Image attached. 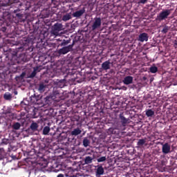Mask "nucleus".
<instances>
[{
	"instance_id": "1",
	"label": "nucleus",
	"mask_w": 177,
	"mask_h": 177,
	"mask_svg": "<svg viewBox=\"0 0 177 177\" xmlns=\"http://www.w3.org/2000/svg\"><path fill=\"white\" fill-rule=\"evenodd\" d=\"M171 9H166L161 11L158 15H157V21H162L168 19V17L171 15Z\"/></svg>"
},
{
	"instance_id": "2",
	"label": "nucleus",
	"mask_w": 177,
	"mask_h": 177,
	"mask_svg": "<svg viewBox=\"0 0 177 177\" xmlns=\"http://www.w3.org/2000/svg\"><path fill=\"white\" fill-rule=\"evenodd\" d=\"M75 44V41H73V43L72 44H69L68 46L62 47L59 50H58V54L59 55H66L70 51L72 50V48H73L74 45Z\"/></svg>"
},
{
	"instance_id": "3",
	"label": "nucleus",
	"mask_w": 177,
	"mask_h": 177,
	"mask_svg": "<svg viewBox=\"0 0 177 177\" xmlns=\"http://www.w3.org/2000/svg\"><path fill=\"white\" fill-rule=\"evenodd\" d=\"M100 26H102V19L100 17L94 18V22L92 24V30L94 31L97 28H100Z\"/></svg>"
},
{
	"instance_id": "4",
	"label": "nucleus",
	"mask_w": 177,
	"mask_h": 177,
	"mask_svg": "<svg viewBox=\"0 0 177 177\" xmlns=\"http://www.w3.org/2000/svg\"><path fill=\"white\" fill-rule=\"evenodd\" d=\"M161 146H162L161 150L163 154H169L171 153V145L168 142L166 143H160Z\"/></svg>"
},
{
	"instance_id": "5",
	"label": "nucleus",
	"mask_w": 177,
	"mask_h": 177,
	"mask_svg": "<svg viewBox=\"0 0 177 177\" xmlns=\"http://www.w3.org/2000/svg\"><path fill=\"white\" fill-rule=\"evenodd\" d=\"M119 120H120L122 127H126L127 124L130 123V119L124 118L122 113L119 114Z\"/></svg>"
},
{
	"instance_id": "6",
	"label": "nucleus",
	"mask_w": 177,
	"mask_h": 177,
	"mask_svg": "<svg viewBox=\"0 0 177 177\" xmlns=\"http://www.w3.org/2000/svg\"><path fill=\"white\" fill-rule=\"evenodd\" d=\"M149 39V35L146 32H142L141 34H139L138 36V41L140 42H145L148 41Z\"/></svg>"
},
{
	"instance_id": "7",
	"label": "nucleus",
	"mask_w": 177,
	"mask_h": 177,
	"mask_svg": "<svg viewBox=\"0 0 177 177\" xmlns=\"http://www.w3.org/2000/svg\"><path fill=\"white\" fill-rule=\"evenodd\" d=\"M63 30V25L62 24L56 23L53 26L54 34H57L59 31Z\"/></svg>"
},
{
	"instance_id": "8",
	"label": "nucleus",
	"mask_w": 177,
	"mask_h": 177,
	"mask_svg": "<svg viewBox=\"0 0 177 177\" xmlns=\"http://www.w3.org/2000/svg\"><path fill=\"white\" fill-rule=\"evenodd\" d=\"M122 83L126 85L133 84V77L130 75L124 77V80H122Z\"/></svg>"
},
{
	"instance_id": "9",
	"label": "nucleus",
	"mask_w": 177,
	"mask_h": 177,
	"mask_svg": "<svg viewBox=\"0 0 177 177\" xmlns=\"http://www.w3.org/2000/svg\"><path fill=\"white\" fill-rule=\"evenodd\" d=\"M3 115H6V117H9L8 120H11L14 117V114L11 112V109L10 107L7 108V109L3 110Z\"/></svg>"
},
{
	"instance_id": "10",
	"label": "nucleus",
	"mask_w": 177,
	"mask_h": 177,
	"mask_svg": "<svg viewBox=\"0 0 177 177\" xmlns=\"http://www.w3.org/2000/svg\"><path fill=\"white\" fill-rule=\"evenodd\" d=\"M84 13H85V8H82V10H80L76 11L75 12H73L72 15L73 16V17L79 18L82 17V15H83Z\"/></svg>"
},
{
	"instance_id": "11",
	"label": "nucleus",
	"mask_w": 177,
	"mask_h": 177,
	"mask_svg": "<svg viewBox=\"0 0 177 177\" xmlns=\"http://www.w3.org/2000/svg\"><path fill=\"white\" fill-rule=\"evenodd\" d=\"M111 62H110V60L106 61L102 64V68L104 71H108L111 68Z\"/></svg>"
},
{
	"instance_id": "12",
	"label": "nucleus",
	"mask_w": 177,
	"mask_h": 177,
	"mask_svg": "<svg viewBox=\"0 0 177 177\" xmlns=\"http://www.w3.org/2000/svg\"><path fill=\"white\" fill-rule=\"evenodd\" d=\"M61 97L59 91H53V94H52L51 98L55 102L59 101V97Z\"/></svg>"
},
{
	"instance_id": "13",
	"label": "nucleus",
	"mask_w": 177,
	"mask_h": 177,
	"mask_svg": "<svg viewBox=\"0 0 177 177\" xmlns=\"http://www.w3.org/2000/svg\"><path fill=\"white\" fill-rule=\"evenodd\" d=\"M39 128V124H37V122H32L30 125L29 130H31V131L35 132L37 131V129Z\"/></svg>"
},
{
	"instance_id": "14",
	"label": "nucleus",
	"mask_w": 177,
	"mask_h": 177,
	"mask_svg": "<svg viewBox=\"0 0 177 177\" xmlns=\"http://www.w3.org/2000/svg\"><path fill=\"white\" fill-rule=\"evenodd\" d=\"M82 133V130L80 128L74 129L73 131H71V135L73 136H77Z\"/></svg>"
},
{
	"instance_id": "15",
	"label": "nucleus",
	"mask_w": 177,
	"mask_h": 177,
	"mask_svg": "<svg viewBox=\"0 0 177 177\" xmlns=\"http://www.w3.org/2000/svg\"><path fill=\"white\" fill-rule=\"evenodd\" d=\"M72 19L71 14L66 13L65 15L62 16V21L66 22Z\"/></svg>"
},
{
	"instance_id": "16",
	"label": "nucleus",
	"mask_w": 177,
	"mask_h": 177,
	"mask_svg": "<svg viewBox=\"0 0 177 177\" xmlns=\"http://www.w3.org/2000/svg\"><path fill=\"white\" fill-rule=\"evenodd\" d=\"M39 67H34L33 71H32L31 74H30L29 78H34L35 75H37V73L39 72Z\"/></svg>"
},
{
	"instance_id": "17",
	"label": "nucleus",
	"mask_w": 177,
	"mask_h": 177,
	"mask_svg": "<svg viewBox=\"0 0 177 177\" xmlns=\"http://www.w3.org/2000/svg\"><path fill=\"white\" fill-rule=\"evenodd\" d=\"M93 160V158L91 156H86V158H84V163H86V165L91 164Z\"/></svg>"
},
{
	"instance_id": "18",
	"label": "nucleus",
	"mask_w": 177,
	"mask_h": 177,
	"mask_svg": "<svg viewBox=\"0 0 177 177\" xmlns=\"http://www.w3.org/2000/svg\"><path fill=\"white\" fill-rule=\"evenodd\" d=\"M154 114L155 113L152 109H149V110H147V111H145V115H147V117L148 118L153 117Z\"/></svg>"
},
{
	"instance_id": "19",
	"label": "nucleus",
	"mask_w": 177,
	"mask_h": 177,
	"mask_svg": "<svg viewBox=\"0 0 177 177\" xmlns=\"http://www.w3.org/2000/svg\"><path fill=\"white\" fill-rule=\"evenodd\" d=\"M89 145H90L89 139H88V138H84V140H82V145L84 147H88V146H89Z\"/></svg>"
},
{
	"instance_id": "20",
	"label": "nucleus",
	"mask_w": 177,
	"mask_h": 177,
	"mask_svg": "<svg viewBox=\"0 0 177 177\" xmlns=\"http://www.w3.org/2000/svg\"><path fill=\"white\" fill-rule=\"evenodd\" d=\"M45 89H46V84H44V83H40L39 85V93L45 92Z\"/></svg>"
},
{
	"instance_id": "21",
	"label": "nucleus",
	"mask_w": 177,
	"mask_h": 177,
	"mask_svg": "<svg viewBox=\"0 0 177 177\" xmlns=\"http://www.w3.org/2000/svg\"><path fill=\"white\" fill-rule=\"evenodd\" d=\"M104 168H102V166L97 167V169L96 170V174L98 176L104 174Z\"/></svg>"
},
{
	"instance_id": "22",
	"label": "nucleus",
	"mask_w": 177,
	"mask_h": 177,
	"mask_svg": "<svg viewBox=\"0 0 177 177\" xmlns=\"http://www.w3.org/2000/svg\"><path fill=\"white\" fill-rule=\"evenodd\" d=\"M25 76H26V73L23 72L21 73V75L15 77V80L17 81H21L22 80L24 79Z\"/></svg>"
},
{
	"instance_id": "23",
	"label": "nucleus",
	"mask_w": 177,
	"mask_h": 177,
	"mask_svg": "<svg viewBox=\"0 0 177 177\" xmlns=\"http://www.w3.org/2000/svg\"><path fill=\"white\" fill-rule=\"evenodd\" d=\"M50 132V127L46 126L43 129V135H48Z\"/></svg>"
},
{
	"instance_id": "24",
	"label": "nucleus",
	"mask_w": 177,
	"mask_h": 177,
	"mask_svg": "<svg viewBox=\"0 0 177 177\" xmlns=\"http://www.w3.org/2000/svg\"><path fill=\"white\" fill-rule=\"evenodd\" d=\"M71 41V39H67V40H62V43H60V46H66L68 44H70V42Z\"/></svg>"
},
{
	"instance_id": "25",
	"label": "nucleus",
	"mask_w": 177,
	"mask_h": 177,
	"mask_svg": "<svg viewBox=\"0 0 177 177\" xmlns=\"http://www.w3.org/2000/svg\"><path fill=\"white\" fill-rule=\"evenodd\" d=\"M146 143V140L145 139H139L138 142H137V146L142 147Z\"/></svg>"
},
{
	"instance_id": "26",
	"label": "nucleus",
	"mask_w": 177,
	"mask_h": 177,
	"mask_svg": "<svg viewBox=\"0 0 177 177\" xmlns=\"http://www.w3.org/2000/svg\"><path fill=\"white\" fill-rule=\"evenodd\" d=\"M158 71V68L155 66H151V68H149V72H151V73L152 74L157 73Z\"/></svg>"
},
{
	"instance_id": "27",
	"label": "nucleus",
	"mask_w": 177,
	"mask_h": 177,
	"mask_svg": "<svg viewBox=\"0 0 177 177\" xmlns=\"http://www.w3.org/2000/svg\"><path fill=\"white\" fill-rule=\"evenodd\" d=\"M12 98V96L10 93H6L5 95H3V99H5V100H11Z\"/></svg>"
},
{
	"instance_id": "28",
	"label": "nucleus",
	"mask_w": 177,
	"mask_h": 177,
	"mask_svg": "<svg viewBox=\"0 0 177 177\" xmlns=\"http://www.w3.org/2000/svg\"><path fill=\"white\" fill-rule=\"evenodd\" d=\"M21 127V124L19 122H15V124L12 125V129L15 130H19Z\"/></svg>"
},
{
	"instance_id": "29",
	"label": "nucleus",
	"mask_w": 177,
	"mask_h": 177,
	"mask_svg": "<svg viewBox=\"0 0 177 177\" xmlns=\"http://www.w3.org/2000/svg\"><path fill=\"white\" fill-rule=\"evenodd\" d=\"M169 30V26H165V27H163V29H162V30H161V32H162L163 34H167V32H168Z\"/></svg>"
},
{
	"instance_id": "30",
	"label": "nucleus",
	"mask_w": 177,
	"mask_h": 177,
	"mask_svg": "<svg viewBox=\"0 0 177 177\" xmlns=\"http://www.w3.org/2000/svg\"><path fill=\"white\" fill-rule=\"evenodd\" d=\"M106 156H102V157L97 158V162H102L106 161Z\"/></svg>"
},
{
	"instance_id": "31",
	"label": "nucleus",
	"mask_w": 177,
	"mask_h": 177,
	"mask_svg": "<svg viewBox=\"0 0 177 177\" xmlns=\"http://www.w3.org/2000/svg\"><path fill=\"white\" fill-rule=\"evenodd\" d=\"M9 143V140L6 138H3L1 141L2 145H8Z\"/></svg>"
},
{
	"instance_id": "32",
	"label": "nucleus",
	"mask_w": 177,
	"mask_h": 177,
	"mask_svg": "<svg viewBox=\"0 0 177 177\" xmlns=\"http://www.w3.org/2000/svg\"><path fill=\"white\" fill-rule=\"evenodd\" d=\"M4 158L3 151L2 149H0V160Z\"/></svg>"
},
{
	"instance_id": "33",
	"label": "nucleus",
	"mask_w": 177,
	"mask_h": 177,
	"mask_svg": "<svg viewBox=\"0 0 177 177\" xmlns=\"http://www.w3.org/2000/svg\"><path fill=\"white\" fill-rule=\"evenodd\" d=\"M148 0H138V4H142L145 5L147 3Z\"/></svg>"
},
{
	"instance_id": "34",
	"label": "nucleus",
	"mask_w": 177,
	"mask_h": 177,
	"mask_svg": "<svg viewBox=\"0 0 177 177\" xmlns=\"http://www.w3.org/2000/svg\"><path fill=\"white\" fill-rule=\"evenodd\" d=\"M17 53H19V51H23V47H17L16 49Z\"/></svg>"
},
{
	"instance_id": "35",
	"label": "nucleus",
	"mask_w": 177,
	"mask_h": 177,
	"mask_svg": "<svg viewBox=\"0 0 177 177\" xmlns=\"http://www.w3.org/2000/svg\"><path fill=\"white\" fill-rule=\"evenodd\" d=\"M122 90L127 91V88L125 86H122Z\"/></svg>"
},
{
	"instance_id": "36",
	"label": "nucleus",
	"mask_w": 177,
	"mask_h": 177,
	"mask_svg": "<svg viewBox=\"0 0 177 177\" xmlns=\"http://www.w3.org/2000/svg\"><path fill=\"white\" fill-rule=\"evenodd\" d=\"M57 177H64V176L62 174H58Z\"/></svg>"
},
{
	"instance_id": "37",
	"label": "nucleus",
	"mask_w": 177,
	"mask_h": 177,
	"mask_svg": "<svg viewBox=\"0 0 177 177\" xmlns=\"http://www.w3.org/2000/svg\"><path fill=\"white\" fill-rule=\"evenodd\" d=\"M17 17H21V14H19V13H17Z\"/></svg>"
},
{
	"instance_id": "38",
	"label": "nucleus",
	"mask_w": 177,
	"mask_h": 177,
	"mask_svg": "<svg viewBox=\"0 0 177 177\" xmlns=\"http://www.w3.org/2000/svg\"><path fill=\"white\" fill-rule=\"evenodd\" d=\"M33 97V99H35L36 101H37V97H35V95H34V97Z\"/></svg>"
},
{
	"instance_id": "39",
	"label": "nucleus",
	"mask_w": 177,
	"mask_h": 177,
	"mask_svg": "<svg viewBox=\"0 0 177 177\" xmlns=\"http://www.w3.org/2000/svg\"><path fill=\"white\" fill-rule=\"evenodd\" d=\"M174 45L175 46H177V41H175Z\"/></svg>"
},
{
	"instance_id": "40",
	"label": "nucleus",
	"mask_w": 177,
	"mask_h": 177,
	"mask_svg": "<svg viewBox=\"0 0 177 177\" xmlns=\"http://www.w3.org/2000/svg\"><path fill=\"white\" fill-rule=\"evenodd\" d=\"M3 19H6V18H5V16H4V15H3Z\"/></svg>"
},
{
	"instance_id": "41",
	"label": "nucleus",
	"mask_w": 177,
	"mask_h": 177,
	"mask_svg": "<svg viewBox=\"0 0 177 177\" xmlns=\"http://www.w3.org/2000/svg\"><path fill=\"white\" fill-rule=\"evenodd\" d=\"M13 1H15V2H16V1H17V0H13Z\"/></svg>"
},
{
	"instance_id": "42",
	"label": "nucleus",
	"mask_w": 177,
	"mask_h": 177,
	"mask_svg": "<svg viewBox=\"0 0 177 177\" xmlns=\"http://www.w3.org/2000/svg\"><path fill=\"white\" fill-rule=\"evenodd\" d=\"M15 95H17V92H16V93H15Z\"/></svg>"
},
{
	"instance_id": "43",
	"label": "nucleus",
	"mask_w": 177,
	"mask_h": 177,
	"mask_svg": "<svg viewBox=\"0 0 177 177\" xmlns=\"http://www.w3.org/2000/svg\"><path fill=\"white\" fill-rule=\"evenodd\" d=\"M12 65H15V63H13Z\"/></svg>"
}]
</instances>
